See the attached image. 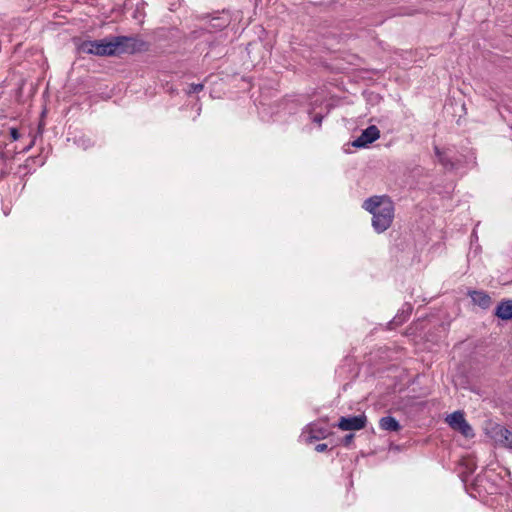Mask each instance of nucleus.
Wrapping results in <instances>:
<instances>
[{"label": "nucleus", "instance_id": "f257e3e1", "mask_svg": "<svg viewBox=\"0 0 512 512\" xmlns=\"http://www.w3.org/2000/svg\"><path fill=\"white\" fill-rule=\"evenodd\" d=\"M147 50V43L131 36H114L101 40H85L78 45V51L100 57L134 54Z\"/></svg>", "mask_w": 512, "mask_h": 512}, {"label": "nucleus", "instance_id": "f03ea898", "mask_svg": "<svg viewBox=\"0 0 512 512\" xmlns=\"http://www.w3.org/2000/svg\"><path fill=\"white\" fill-rule=\"evenodd\" d=\"M363 208L373 215L372 226L377 233L386 231L392 225L395 208L388 196H372L364 201Z\"/></svg>", "mask_w": 512, "mask_h": 512}, {"label": "nucleus", "instance_id": "7ed1b4c3", "mask_svg": "<svg viewBox=\"0 0 512 512\" xmlns=\"http://www.w3.org/2000/svg\"><path fill=\"white\" fill-rule=\"evenodd\" d=\"M446 422L449 426L455 430L460 432L465 437H473V429L466 421L464 413L462 411H455L452 414L446 417Z\"/></svg>", "mask_w": 512, "mask_h": 512}, {"label": "nucleus", "instance_id": "20e7f679", "mask_svg": "<svg viewBox=\"0 0 512 512\" xmlns=\"http://www.w3.org/2000/svg\"><path fill=\"white\" fill-rule=\"evenodd\" d=\"M380 138V130L375 125H370L362 131L360 136L352 142L356 148H364Z\"/></svg>", "mask_w": 512, "mask_h": 512}, {"label": "nucleus", "instance_id": "39448f33", "mask_svg": "<svg viewBox=\"0 0 512 512\" xmlns=\"http://www.w3.org/2000/svg\"><path fill=\"white\" fill-rule=\"evenodd\" d=\"M366 424L367 417L364 414H361L352 417H341L337 427L343 431H355L365 428Z\"/></svg>", "mask_w": 512, "mask_h": 512}, {"label": "nucleus", "instance_id": "423d86ee", "mask_svg": "<svg viewBox=\"0 0 512 512\" xmlns=\"http://www.w3.org/2000/svg\"><path fill=\"white\" fill-rule=\"evenodd\" d=\"M469 296L475 305H478L482 309H488L492 303L491 297L484 291H470Z\"/></svg>", "mask_w": 512, "mask_h": 512}, {"label": "nucleus", "instance_id": "0eeeda50", "mask_svg": "<svg viewBox=\"0 0 512 512\" xmlns=\"http://www.w3.org/2000/svg\"><path fill=\"white\" fill-rule=\"evenodd\" d=\"M495 315L502 320H511L512 319V300H503L501 301L495 310Z\"/></svg>", "mask_w": 512, "mask_h": 512}, {"label": "nucleus", "instance_id": "6e6552de", "mask_svg": "<svg viewBox=\"0 0 512 512\" xmlns=\"http://www.w3.org/2000/svg\"><path fill=\"white\" fill-rule=\"evenodd\" d=\"M379 427L384 431L398 432L401 430L400 423L392 416H385L379 420Z\"/></svg>", "mask_w": 512, "mask_h": 512}, {"label": "nucleus", "instance_id": "1a4fd4ad", "mask_svg": "<svg viewBox=\"0 0 512 512\" xmlns=\"http://www.w3.org/2000/svg\"><path fill=\"white\" fill-rule=\"evenodd\" d=\"M309 434L311 440H320L326 438L329 435V431L325 427L313 424L310 426Z\"/></svg>", "mask_w": 512, "mask_h": 512}, {"label": "nucleus", "instance_id": "9d476101", "mask_svg": "<svg viewBox=\"0 0 512 512\" xmlns=\"http://www.w3.org/2000/svg\"><path fill=\"white\" fill-rule=\"evenodd\" d=\"M498 440L505 447L512 449V431L506 428H500L497 432Z\"/></svg>", "mask_w": 512, "mask_h": 512}, {"label": "nucleus", "instance_id": "9b49d317", "mask_svg": "<svg viewBox=\"0 0 512 512\" xmlns=\"http://www.w3.org/2000/svg\"><path fill=\"white\" fill-rule=\"evenodd\" d=\"M204 88V85L203 84H195V83H192L189 87V91L188 93L191 94V93H198L200 91H202Z\"/></svg>", "mask_w": 512, "mask_h": 512}, {"label": "nucleus", "instance_id": "f8f14e48", "mask_svg": "<svg viewBox=\"0 0 512 512\" xmlns=\"http://www.w3.org/2000/svg\"><path fill=\"white\" fill-rule=\"evenodd\" d=\"M9 133L12 141H17L20 138V133L15 127L10 128Z\"/></svg>", "mask_w": 512, "mask_h": 512}, {"label": "nucleus", "instance_id": "ddd939ff", "mask_svg": "<svg viewBox=\"0 0 512 512\" xmlns=\"http://www.w3.org/2000/svg\"><path fill=\"white\" fill-rule=\"evenodd\" d=\"M327 448H328V445H327V444H325V443H320V444H317V445H316L315 450H316L317 452H324V451H326V450H327Z\"/></svg>", "mask_w": 512, "mask_h": 512}, {"label": "nucleus", "instance_id": "4468645a", "mask_svg": "<svg viewBox=\"0 0 512 512\" xmlns=\"http://www.w3.org/2000/svg\"><path fill=\"white\" fill-rule=\"evenodd\" d=\"M353 438H354L353 434L346 435L343 439L344 445L348 446L353 441Z\"/></svg>", "mask_w": 512, "mask_h": 512}, {"label": "nucleus", "instance_id": "2eb2a0df", "mask_svg": "<svg viewBox=\"0 0 512 512\" xmlns=\"http://www.w3.org/2000/svg\"><path fill=\"white\" fill-rule=\"evenodd\" d=\"M435 153L439 157L440 162L443 165H446V161H445L444 157H442V153H441V151H440V149L438 147H435Z\"/></svg>", "mask_w": 512, "mask_h": 512}]
</instances>
